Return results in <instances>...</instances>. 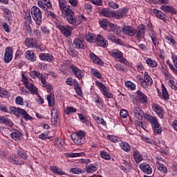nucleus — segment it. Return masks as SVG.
<instances>
[{
  "label": "nucleus",
  "mask_w": 177,
  "mask_h": 177,
  "mask_svg": "<svg viewBox=\"0 0 177 177\" xmlns=\"http://www.w3.org/2000/svg\"><path fill=\"white\" fill-rule=\"evenodd\" d=\"M63 15H64V18L67 20L69 24L72 26H77L78 25V19L74 13L73 10L70 9V7L65 8V9L62 11Z\"/></svg>",
  "instance_id": "f257e3e1"
},
{
  "label": "nucleus",
  "mask_w": 177,
  "mask_h": 177,
  "mask_svg": "<svg viewBox=\"0 0 177 177\" xmlns=\"http://www.w3.org/2000/svg\"><path fill=\"white\" fill-rule=\"evenodd\" d=\"M85 135V131H80L77 133H72L71 135V138L75 145H84V143L86 142Z\"/></svg>",
  "instance_id": "f03ea898"
},
{
  "label": "nucleus",
  "mask_w": 177,
  "mask_h": 177,
  "mask_svg": "<svg viewBox=\"0 0 177 177\" xmlns=\"http://www.w3.org/2000/svg\"><path fill=\"white\" fill-rule=\"evenodd\" d=\"M31 15L37 26H41V23H42V14L41 10L37 6H33L31 8Z\"/></svg>",
  "instance_id": "7ed1b4c3"
},
{
  "label": "nucleus",
  "mask_w": 177,
  "mask_h": 177,
  "mask_svg": "<svg viewBox=\"0 0 177 177\" xmlns=\"http://www.w3.org/2000/svg\"><path fill=\"white\" fill-rule=\"evenodd\" d=\"M42 86L48 89L49 92V95L46 96V100L48 102V106L50 107H53V106H55V93H53V87H52L50 84L42 85Z\"/></svg>",
  "instance_id": "20e7f679"
},
{
  "label": "nucleus",
  "mask_w": 177,
  "mask_h": 177,
  "mask_svg": "<svg viewBox=\"0 0 177 177\" xmlns=\"http://www.w3.org/2000/svg\"><path fill=\"white\" fill-rule=\"evenodd\" d=\"M69 68L71 70V73L77 78V80H82L85 76V73L77 67L74 64H71L69 66Z\"/></svg>",
  "instance_id": "39448f33"
},
{
  "label": "nucleus",
  "mask_w": 177,
  "mask_h": 177,
  "mask_svg": "<svg viewBox=\"0 0 177 177\" xmlns=\"http://www.w3.org/2000/svg\"><path fill=\"white\" fill-rule=\"evenodd\" d=\"M122 32L124 35H129V37H133L135 32H136V29L132 26H124L123 28L119 27V32Z\"/></svg>",
  "instance_id": "423d86ee"
},
{
  "label": "nucleus",
  "mask_w": 177,
  "mask_h": 177,
  "mask_svg": "<svg viewBox=\"0 0 177 177\" xmlns=\"http://www.w3.org/2000/svg\"><path fill=\"white\" fill-rule=\"evenodd\" d=\"M73 48L75 49H82L84 50L86 48V43L85 42V40H84V38L79 37L76 38L73 40Z\"/></svg>",
  "instance_id": "0eeeda50"
},
{
  "label": "nucleus",
  "mask_w": 177,
  "mask_h": 177,
  "mask_svg": "<svg viewBox=\"0 0 177 177\" xmlns=\"http://www.w3.org/2000/svg\"><path fill=\"white\" fill-rule=\"evenodd\" d=\"M58 29L64 37H71L73 28L67 25H58Z\"/></svg>",
  "instance_id": "6e6552de"
},
{
  "label": "nucleus",
  "mask_w": 177,
  "mask_h": 177,
  "mask_svg": "<svg viewBox=\"0 0 177 177\" xmlns=\"http://www.w3.org/2000/svg\"><path fill=\"white\" fill-rule=\"evenodd\" d=\"M30 75L32 78L35 80L36 78H38L41 80V84L43 85H48L49 83H46V79L45 78V75L44 74H41V73L37 71H32L30 73Z\"/></svg>",
  "instance_id": "1a4fd4ad"
},
{
  "label": "nucleus",
  "mask_w": 177,
  "mask_h": 177,
  "mask_svg": "<svg viewBox=\"0 0 177 177\" xmlns=\"http://www.w3.org/2000/svg\"><path fill=\"white\" fill-rule=\"evenodd\" d=\"M95 84L98 86L99 89H100L101 92H102L104 96H106L108 99H112L113 94L107 91V88L104 84H103V83L100 82H95Z\"/></svg>",
  "instance_id": "9d476101"
},
{
  "label": "nucleus",
  "mask_w": 177,
  "mask_h": 177,
  "mask_svg": "<svg viewBox=\"0 0 177 177\" xmlns=\"http://www.w3.org/2000/svg\"><path fill=\"white\" fill-rule=\"evenodd\" d=\"M22 82L24 85H25L26 88H27L30 92H31V93L38 95V88L35 87L32 83L28 82L27 79L22 80Z\"/></svg>",
  "instance_id": "9b49d317"
},
{
  "label": "nucleus",
  "mask_w": 177,
  "mask_h": 177,
  "mask_svg": "<svg viewBox=\"0 0 177 177\" xmlns=\"http://www.w3.org/2000/svg\"><path fill=\"white\" fill-rule=\"evenodd\" d=\"M51 122L55 127H57L59 125V112L57 111V109H53L51 110Z\"/></svg>",
  "instance_id": "f8f14e48"
},
{
  "label": "nucleus",
  "mask_w": 177,
  "mask_h": 177,
  "mask_svg": "<svg viewBox=\"0 0 177 177\" xmlns=\"http://www.w3.org/2000/svg\"><path fill=\"white\" fill-rule=\"evenodd\" d=\"M13 59V52L12 51L11 47H7L6 48V53L4 55V62L5 63H10Z\"/></svg>",
  "instance_id": "ddd939ff"
},
{
  "label": "nucleus",
  "mask_w": 177,
  "mask_h": 177,
  "mask_svg": "<svg viewBox=\"0 0 177 177\" xmlns=\"http://www.w3.org/2000/svg\"><path fill=\"white\" fill-rule=\"evenodd\" d=\"M25 44L29 48H35L36 49H38V48H39L37 39L32 38H27L25 40Z\"/></svg>",
  "instance_id": "4468645a"
},
{
  "label": "nucleus",
  "mask_w": 177,
  "mask_h": 177,
  "mask_svg": "<svg viewBox=\"0 0 177 177\" xmlns=\"http://www.w3.org/2000/svg\"><path fill=\"white\" fill-rule=\"evenodd\" d=\"M133 113L136 118L140 120H143V117H145V112H143V110H142L139 106H135L133 108Z\"/></svg>",
  "instance_id": "2eb2a0df"
},
{
  "label": "nucleus",
  "mask_w": 177,
  "mask_h": 177,
  "mask_svg": "<svg viewBox=\"0 0 177 177\" xmlns=\"http://www.w3.org/2000/svg\"><path fill=\"white\" fill-rule=\"evenodd\" d=\"M145 26H143V24L138 26L137 30H136V38L137 39H140L141 38H143V37H145Z\"/></svg>",
  "instance_id": "dca6fc26"
},
{
  "label": "nucleus",
  "mask_w": 177,
  "mask_h": 177,
  "mask_svg": "<svg viewBox=\"0 0 177 177\" xmlns=\"http://www.w3.org/2000/svg\"><path fill=\"white\" fill-rule=\"evenodd\" d=\"M96 42H97L98 46H102V48H107L109 46V41L100 35L97 36Z\"/></svg>",
  "instance_id": "f3484780"
},
{
  "label": "nucleus",
  "mask_w": 177,
  "mask_h": 177,
  "mask_svg": "<svg viewBox=\"0 0 177 177\" xmlns=\"http://www.w3.org/2000/svg\"><path fill=\"white\" fill-rule=\"evenodd\" d=\"M139 168L144 172V174H147V175H150V174H152L153 172L151 167L147 163H141Z\"/></svg>",
  "instance_id": "a211bd4d"
},
{
  "label": "nucleus",
  "mask_w": 177,
  "mask_h": 177,
  "mask_svg": "<svg viewBox=\"0 0 177 177\" xmlns=\"http://www.w3.org/2000/svg\"><path fill=\"white\" fill-rule=\"evenodd\" d=\"M97 169H99V165L96 163H92L86 166L84 171H86L87 174H93V172H96Z\"/></svg>",
  "instance_id": "6ab92c4d"
},
{
  "label": "nucleus",
  "mask_w": 177,
  "mask_h": 177,
  "mask_svg": "<svg viewBox=\"0 0 177 177\" xmlns=\"http://www.w3.org/2000/svg\"><path fill=\"white\" fill-rule=\"evenodd\" d=\"M152 109L160 118H164V111H162V109H161V106L160 105L157 104H153L152 106Z\"/></svg>",
  "instance_id": "aec40b11"
},
{
  "label": "nucleus",
  "mask_w": 177,
  "mask_h": 177,
  "mask_svg": "<svg viewBox=\"0 0 177 177\" xmlns=\"http://www.w3.org/2000/svg\"><path fill=\"white\" fill-rule=\"evenodd\" d=\"M152 128H153V132L156 135H160V133L162 132L161 126L158 123V120H157V119L153 123H152Z\"/></svg>",
  "instance_id": "412c9836"
},
{
  "label": "nucleus",
  "mask_w": 177,
  "mask_h": 177,
  "mask_svg": "<svg viewBox=\"0 0 177 177\" xmlns=\"http://www.w3.org/2000/svg\"><path fill=\"white\" fill-rule=\"evenodd\" d=\"M113 15H114L115 19H122V17L127 15V9H119L116 12H113Z\"/></svg>",
  "instance_id": "4be33fe9"
},
{
  "label": "nucleus",
  "mask_w": 177,
  "mask_h": 177,
  "mask_svg": "<svg viewBox=\"0 0 177 177\" xmlns=\"http://www.w3.org/2000/svg\"><path fill=\"white\" fill-rule=\"evenodd\" d=\"M53 58V55L49 53H41L39 55V59L41 60H43V62H48L49 63H50Z\"/></svg>",
  "instance_id": "5701e85b"
},
{
  "label": "nucleus",
  "mask_w": 177,
  "mask_h": 177,
  "mask_svg": "<svg viewBox=\"0 0 177 177\" xmlns=\"http://www.w3.org/2000/svg\"><path fill=\"white\" fill-rule=\"evenodd\" d=\"M137 98L139 100V102L141 103H146L147 102V96L145 95L142 91H138L136 92Z\"/></svg>",
  "instance_id": "b1692460"
},
{
  "label": "nucleus",
  "mask_w": 177,
  "mask_h": 177,
  "mask_svg": "<svg viewBox=\"0 0 177 177\" xmlns=\"http://www.w3.org/2000/svg\"><path fill=\"white\" fill-rule=\"evenodd\" d=\"M0 122L1 124H5L6 125H8L10 128L13 127V122H12V120H10V119L8 118V117L6 116H0Z\"/></svg>",
  "instance_id": "393cba45"
},
{
  "label": "nucleus",
  "mask_w": 177,
  "mask_h": 177,
  "mask_svg": "<svg viewBox=\"0 0 177 177\" xmlns=\"http://www.w3.org/2000/svg\"><path fill=\"white\" fill-rule=\"evenodd\" d=\"M89 57L91 60H93V62L95 63V64H100V66H101V64H103V61H102L100 58L96 56L95 53H91Z\"/></svg>",
  "instance_id": "a878e982"
},
{
  "label": "nucleus",
  "mask_w": 177,
  "mask_h": 177,
  "mask_svg": "<svg viewBox=\"0 0 177 177\" xmlns=\"http://www.w3.org/2000/svg\"><path fill=\"white\" fill-rule=\"evenodd\" d=\"M133 158L136 161V162L139 163L142 161H143V156L141 155L140 152L139 151H134L133 153Z\"/></svg>",
  "instance_id": "bb28decb"
},
{
  "label": "nucleus",
  "mask_w": 177,
  "mask_h": 177,
  "mask_svg": "<svg viewBox=\"0 0 177 177\" xmlns=\"http://www.w3.org/2000/svg\"><path fill=\"white\" fill-rule=\"evenodd\" d=\"M50 171L55 174V175H66V172L62 171V169L56 166H51L50 167Z\"/></svg>",
  "instance_id": "cd10ccee"
},
{
  "label": "nucleus",
  "mask_w": 177,
  "mask_h": 177,
  "mask_svg": "<svg viewBox=\"0 0 177 177\" xmlns=\"http://www.w3.org/2000/svg\"><path fill=\"white\" fill-rule=\"evenodd\" d=\"M26 57L28 59V60H30V62H35L37 60V57L35 56V54H34V52L31 50H28L26 52Z\"/></svg>",
  "instance_id": "c85d7f7f"
},
{
  "label": "nucleus",
  "mask_w": 177,
  "mask_h": 177,
  "mask_svg": "<svg viewBox=\"0 0 177 177\" xmlns=\"http://www.w3.org/2000/svg\"><path fill=\"white\" fill-rule=\"evenodd\" d=\"M100 13L102 16H104V17H111V16H113V12H111L109 8H102L100 10Z\"/></svg>",
  "instance_id": "c756f323"
},
{
  "label": "nucleus",
  "mask_w": 177,
  "mask_h": 177,
  "mask_svg": "<svg viewBox=\"0 0 177 177\" xmlns=\"http://www.w3.org/2000/svg\"><path fill=\"white\" fill-rule=\"evenodd\" d=\"M10 110L12 114H14L15 115H20V114L21 115V113H23L24 109L12 106L10 108Z\"/></svg>",
  "instance_id": "7c9ffc66"
},
{
  "label": "nucleus",
  "mask_w": 177,
  "mask_h": 177,
  "mask_svg": "<svg viewBox=\"0 0 177 177\" xmlns=\"http://www.w3.org/2000/svg\"><path fill=\"white\" fill-rule=\"evenodd\" d=\"M153 13H155L158 19H160V20H165L167 19V16H165V14L157 9H155L153 10Z\"/></svg>",
  "instance_id": "2f4dec72"
},
{
  "label": "nucleus",
  "mask_w": 177,
  "mask_h": 177,
  "mask_svg": "<svg viewBox=\"0 0 177 177\" xmlns=\"http://www.w3.org/2000/svg\"><path fill=\"white\" fill-rule=\"evenodd\" d=\"M10 97V93L7 91L5 88L0 87V97L8 98Z\"/></svg>",
  "instance_id": "473e14b6"
},
{
  "label": "nucleus",
  "mask_w": 177,
  "mask_h": 177,
  "mask_svg": "<svg viewBox=\"0 0 177 177\" xmlns=\"http://www.w3.org/2000/svg\"><path fill=\"white\" fill-rule=\"evenodd\" d=\"M86 41H87V42H90V44L92 42L95 43L97 41V37L93 34H88L86 35Z\"/></svg>",
  "instance_id": "72a5a7b5"
},
{
  "label": "nucleus",
  "mask_w": 177,
  "mask_h": 177,
  "mask_svg": "<svg viewBox=\"0 0 177 177\" xmlns=\"http://www.w3.org/2000/svg\"><path fill=\"white\" fill-rule=\"evenodd\" d=\"M162 98L164 100H168L169 99V94H168V91H167V88L164 84H162Z\"/></svg>",
  "instance_id": "f704fd0d"
},
{
  "label": "nucleus",
  "mask_w": 177,
  "mask_h": 177,
  "mask_svg": "<svg viewBox=\"0 0 177 177\" xmlns=\"http://www.w3.org/2000/svg\"><path fill=\"white\" fill-rule=\"evenodd\" d=\"M157 164L158 171L162 172L163 174H167V172H168V169H167V167H165V165H163V164L160 162H157Z\"/></svg>",
  "instance_id": "c9c22d12"
},
{
  "label": "nucleus",
  "mask_w": 177,
  "mask_h": 177,
  "mask_svg": "<svg viewBox=\"0 0 177 177\" xmlns=\"http://www.w3.org/2000/svg\"><path fill=\"white\" fill-rule=\"evenodd\" d=\"M59 6L61 12H63L66 9V8H70V6L66 4V0H58Z\"/></svg>",
  "instance_id": "e433bc0d"
},
{
  "label": "nucleus",
  "mask_w": 177,
  "mask_h": 177,
  "mask_svg": "<svg viewBox=\"0 0 177 177\" xmlns=\"http://www.w3.org/2000/svg\"><path fill=\"white\" fill-rule=\"evenodd\" d=\"M120 146L121 149L124 150V151H131V146L129 145V144H128V142H121L120 144Z\"/></svg>",
  "instance_id": "4c0bfd02"
},
{
  "label": "nucleus",
  "mask_w": 177,
  "mask_h": 177,
  "mask_svg": "<svg viewBox=\"0 0 177 177\" xmlns=\"http://www.w3.org/2000/svg\"><path fill=\"white\" fill-rule=\"evenodd\" d=\"M146 63L149 67H152L153 68L157 67L158 64L156 61L151 59V58H148L146 60Z\"/></svg>",
  "instance_id": "58836bf2"
},
{
  "label": "nucleus",
  "mask_w": 177,
  "mask_h": 177,
  "mask_svg": "<svg viewBox=\"0 0 177 177\" xmlns=\"http://www.w3.org/2000/svg\"><path fill=\"white\" fill-rule=\"evenodd\" d=\"M138 78H139L138 80L140 81V84L144 89H146L147 86H149V85L147 84V80H146L145 78L143 79V77H139Z\"/></svg>",
  "instance_id": "ea45409f"
},
{
  "label": "nucleus",
  "mask_w": 177,
  "mask_h": 177,
  "mask_svg": "<svg viewBox=\"0 0 177 177\" xmlns=\"http://www.w3.org/2000/svg\"><path fill=\"white\" fill-rule=\"evenodd\" d=\"M112 56L115 57L116 59H120V57H122V53L117 49L113 50L111 51Z\"/></svg>",
  "instance_id": "a19ab883"
},
{
  "label": "nucleus",
  "mask_w": 177,
  "mask_h": 177,
  "mask_svg": "<svg viewBox=\"0 0 177 177\" xmlns=\"http://www.w3.org/2000/svg\"><path fill=\"white\" fill-rule=\"evenodd\" d=\"M161 10L165 12L166 13L169 12L170 13H174V8L169 6H162L160 7Z\"/></svg>",
  "instance_id": "79ce46f5"
},
{
  "label": "nucleus",
  "mask_w": 177,
  "mask_h": 177,
  "mask_svg": "<svg viewBox=\"0 0 177 177\" xmlns=\"http://www.w3.org/2000/svg\"><path fill=\"white\" fill-rule=\"evenodd\" d=\"M144 78L146 80L147 82V84L149 85H153V79L149 75V73L147 71H145L144 73Z\"/></svg>",
  "instance_id": "37998d69"
},
{
  "label": "nucleus",
  "mask_w": 177,
  "mask_h": 177,
  "mask_svg": "<svg viewBox=\"0 0 177 177\" xmlns=\"http://www.w3.org/2000/svg\"><path fill=\"white\" fill-rule=\"evenodd\" d=\"M70 172H71L72 174H84L85 173V169H81V168H71L70 169Z\"/></svg>",
  "instance_id": "c03bdc74"
},
{
  "label": "nucleus",
  "mask_w": 177,
  "mask_h": 177,
  "mask_svg": "<svg viewBox=\"0 0 177 177\" xmlns=\"http://www.w3.org/2000/svg\"><path fill=\"white\" fill-rule=\"evenodd\" d=\"M85 156V153L80 152V153H68L67 157H71V158H74L75 157H84Z\"/></svg>",
  "instance_id": "a18cd8bd"
},
{
  "label": "nucleus",
  "mask_w": 177,
  "mask_h": 177,
  "mask_svg": "<svg viewBox=\"0 0 177 177\" xmlns=\"http://www.w3.org/2000/svg\"><path fill=\"white\" fill-rule=\"evenodd\" d=\"M11 138L14 140H20V138H21V134L20 132H13L11 133Z\"/></svg>",
  "instance_id": "49530a36"
},
{
  "label": "nucleus",
  "mask_w": 177,
  "mask_h": 177,
  "mask_svg": "<svg viewBox=\"0 0 177 177\" xmlns=\"http://www.w3.org/2000/svg\"><path fill=\"white\" fill-rule=\"evenodd\" d=\"M54 145L57 147H62L64 146V140H62V138H57L55 140Z\"/></svg>",
  "instance_id": "de8ad7c7"
},
{
  "label": "nucleus",
  "mask_w": 177,
  "mask_h": 177,
  "mask_svg": "<svg viewBox=\"0 0 177 177\" xmlns=\"http://www.w3.org/2000/svg\"><path fill=\"white\" fill-rule=\"evenodd\" d=\"M100 26L104 30H106L109 26V21L106 19H104L102 21H100Z\"/></svg>",
  "instance_id": "09e8293b"
},
{
  "label": "nucleus",
  "mask_w": 177,
  "mask_h": 177,
  "mask_svg": "<svg viewBox=\"0 0 177 177\" xmlns=\"http://www.w3.org/2000/svg\"><path fill=\"white\" fill-rule=\"evenodd\" d=\"M91 74L94 77H96V78H99L100 80L102 78V74L99 71H96V69L91 68Z\"/></svg>",
  "instance_id": "8fccbe9b"
},
{
  "label": "nucleus",
  "mask_w": 177,
  "mask_h": 177,
  "mask_svg": "<svg viewBox=\"0 0 177 177\" xmlns=\"http://www.w3.org/2000/svg\"><path fill=\"white\" fill-rule=\"evenodd\" d=\"M145 118L147 121L150 122V124H153L155 122V121L157 120V118L156 117L151 116L149 115H147L146 116H145Z\"/></svg>",
  "instance_id": "3c124183"
},
{
  "label": "nucleus",
  "mask_w": 177,
  "mask_h": 177,
  "mask_svg": "<svg viewBox=\"0 0 177 177\" xmlns=\"http://www.w3.org/2000/svg\"><path fill=\"white\" fill-rule=\"evenodd\" d=\"M100 157H102V158H104V160H110L111 158L110 155L104 151H100Z\"/></svg>",
  "instance_id": "603ef678"
},
{
  "label": "nucleus",
  "mask_w": 177,
  "mask_h": 177,
  "mask_svg": "<svg viewBox=\"0 0 177 177\" xmlns=\"http://www.w3.org/2000/svg\"><path fill=\"white\" fill-rule=\"evenodd\" d=\"M21 115H23L24 118H25V120L26 121H28V120H32V118L28 115V113H27V111H26V110L23 109Z\"/></svg>",
  "instance_id": "864d4df0"
},
{
  "label": "nucleus",
  "mask_w": 177,
  "mask_h": 177,
  "mask_svg": "<svg viewBox=\"0 0 177 177\" xmlns=\"http://www.w3.org/2000/svg\"><path fill=\"white\" fill-rule=\"evenodd\" d=\"M68 55H70V56H72V57H76V56L78 55V51H77L73 48H70L68 50Z\"/></svg>",
  "instance_id": "5fc2aeb1"
},
{
  "label": "nucleus",
  "mask_w": 177,
  "mask_h": 177,
  "mask_svg": "<svg viewBox=\"0 0 177 177\" xmlns=\"http://www.w3.org/2000/svg\"><path fill=\"white\" fill-rule=\"evenodd\" d=\"M109 28H111V30L113 31V32H116L117 34L120 32V28H118L117 29V26L114 25V24H110Z\"/></svg>",
  "instance_id": "6e6d98bb"
},
{
  "label": "nucleus",
  "mask_w": 177,
  "mask_h": 177,
  "mask_svg": "<svg viewBox=\"0 0 177 177\" xmlns=\"http://www.w3.org/2000/svg\"><path fill=\"white\" fill-rule=\"evenodd\" d=\"M80 120L82 121L83 124H85V122H88V116L84 115V114L79 113L78 114Z\"/></svg>",
  "instance_id": "4d7b16f0"
},
{
  "label": "nucleus",
  "mask_w": 177,
  "mask_h": 177,
  "mask_svg": "<svg viewBox=\"0 0 177 177\" xmlns=\"http://www.w3.org/2000/svg\"><path fill=\"white\" fill-rule=\"evenodd\" d=\"M70 113H77V109L73 106H68L66 108V113L67 114V115H68Z\"/></svg>",
  "instance_id": "13d9d810"
},
{
  "label": "nucleus",
  "mask_w": 177,
  "mask_h": 177,
  "mask_svg": "<svg viewBox=\"0 0 177 177\" xmlns=\"http://www.w3.org/2000/svg\"><path fill=\"white\" fill-rule=\"evenodd\" d=\"M75 91L79 96H81L82 95V91L81 90V87L80 86V84H77L75 85Z\"/></svg>",
  "instance_id": "bf43d9fd"
},
{
  "label": "nucleus",
  "mask_w": 177,
  "mask_h": 177,
  "mask_svg": "<svg viewBox=\"0 0 177 177\" xmlns=\"http://www.w3.org/2000/svg\"><path fill=\"white\" fill-rule=\"evenodd\" d=\"M10 162H12V164H17L19 165H21V162L19 160V158L17 156H15L10 159Z\"/></svg>",
  "instance_id": "052dcab7"
},
{
  "label": "nucleus",
  "mask_w": 177,
  "mask_h": 177,
  "mask_svg": "<svg viewBox=\"0 0 177 177\" xmlns=\"http://www.w3.org/2000/svg\"><path fill=\"white\" fill-rule=\"evenodd\" d=\"M15 103L17 104H19L21 106H23V104H24V102L23 100V97H21V96L17 97L16 99H15Z\"/></svg>",
  "instance_id": "680f3d73"
},
{
  "label": "nucleus",
  "mask_w": 177,
  "mask_h": 177,
  "mask_svg": "<svg viewBox=\"0 0 177 177\" xmlns=\"http://www.w3.org/2000/svg\"><path fill=\"white\" fill-rule=\"evenodd\" d=\"M107 138L113 143H117V142L120 141V138L115 137V136H108Z\"/></svg>",
  "instance_id": "e2e57ef3"
},
{
  "label": "nucleus",
  "mask_w": 177,
  "mask_h": 177,
  "mask_svg": "<svg viewBox=\"0 0 177 177\" xmlns=\"http://www.w3.org/2000/svg\"><path fill=\"white\" fill-rule=\"evenodd\" d=\"M30 23H27V21H24V26L25 28V30H26V31H28V32H31V31H32V29H31V26H30Z\"/></svg>",
  "instance_id": "0e129e2a"
},
{
  "label": "nucleus",
  "mask_w": 177,
  "mask_h": 177,
  "mask_svg": "<svg viewBox=\"0 0 177 177\" xmlns=\"http://www.w3.org/2000/svg\"><path fill=\"white\" fill-rule=\"evenodd\" d=\"M95 121H96V122H97V124H102L104 127H106V121H104V119H103L100 117H97L95 119Z\"/></svg>",
  "instance_id": "69168bd1"
},
{
  "label": "nucleus",
  "mask_w": 177,
  "mask_h": 177,
  "mask_svg": "<svg viewBox=\"0 0 177 177\" xmlns=\"http://www.w3.org/2000/svg\"><path fill=\"white\" fill-rule=\"evenodd\" d=\"M17 154L18 156H19V157L22 158L23 160H26L27 159V153H26L25 152L18 150L17 151Z\"/></svg>",
  "instance_id": "338daca9"
},
{
  "label": "nucleus",
  "mask_w": 177,
  "mask_h": 177,
  "mask_svg": "<svg viewBox=\"0 0 177 177\" xmlns=\"http://www.w3.org/2000/svg\"><path fill=\"white\" fill-rule=\"evenodd\" d=\"M171 57H172L173 63H174L176 68H177V55H176V54H172Z\"/></svg>",
  "instance_id": "774afa93"
}]
</instances>
